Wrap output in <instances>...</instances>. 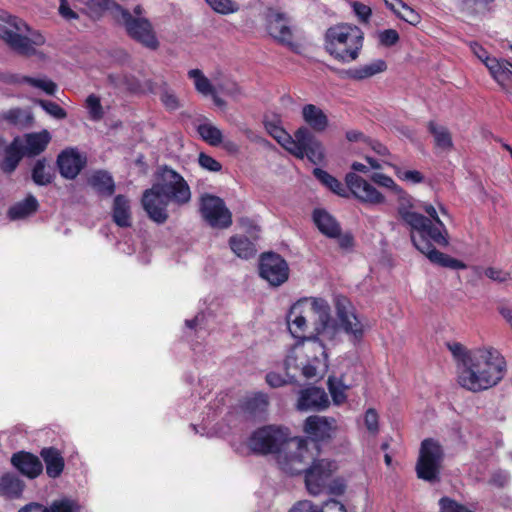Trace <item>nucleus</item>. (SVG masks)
Instances as JSON below:
<instances>
[{
    "mask_svg": "<svg viewBox=\"0 0 512 512\" xmlns=\"http://www.w3.org/2000/svg\"><path fill=\"white\" fill-rule=\"evenodd\" d=\"M506 373V361L493 347L472 350L465 367H460L459 384L473 392L497 385Z\"/></svg>",
    "mask_w": 512,
    "mask_h": 512,
    "instance_id": "obj_1",
    "label": "nucleus"
},
{
    "mask_svg": "<svg viewBox=\"0 0 512 512\" xmlns=\"http://www.w3.org/2000/svg\"><path fill=\"white\" fill-rule=\"evenodd\" d=\"M422 209L428 215L423 228H410V237L415 248L425 254L435 264L451 269H463L464 263L438 251L433 243L441 246L448 244V231L440 220L436 208L431 204H424Z\"/></svg>",
    "mask_w": 512,
    "mask_h": 512,
    "instance_id": "obj_2",
    "label": "nucleus"
},
{
    "mask_svg": "<svg viewBox=\"0 0 512 512\" xmlns=\"http://www.w3.org/2000/svg\"><path fill=\"white\" fill-rule=\"evenodd\" d=\"M327 347L312 336L297 342L285 359L287 374L291 369L300 370L306 378L323 375L328 368Z\"/></svg>",
    "mask_w": 512,
    "mask_h": 512,
    "instance_id": "obj_3",
    "label": "nucleus"
},
{
    "mask_svg": "<svg viewBox=\"0 0 512 512\" xmlns=\"http://www.w3.org/2000/svg\"><path fill=\"white\" fill-rule=\"evenodd\" d=\"M362 46L363 32L357 26L339 24L330 27L326 32V50L341 62L356 60Z\"/></svg>",
    "mask_w": 512,
    "mask_h": 512,
    "instance_id": "obj_4",
    "label": "nucleus"
},
{
    "mask_svg": "<svg viewBox=\"0 0 512 512\" xmlns=\"http://www.w3.org/2000/svg\"><path fill=\"white\" fill-rule=\"evenodd\" d=\"M0 23V38L18 54L29 56L35 53V46H41L45 38L38 32H31L21 19L8 15Z\"/></svg>",
    "mask_w": 512,
    "mask_h": 512,
    "instance_id": "obj_5",
    "label": "nucleus"
},
{
    "mask_svg": "<svg viewBox=\"0 0 512 512\" xmlns=\"http://www.w3.org/2000/svg\"><path fill=\"white\" fill-rule=\"evenodd\" d=\"M308 440L302 438L285 437V442L277 453V463L285 473L295 475L306 470L315 456L314 450L309 446Z\"/></svg>",
    "mask_w": 512,
    "mask_h": 512,
    "instance_id": "obj_6",
    "label": "nucleus"
},
{
    "mask_svg": "<svg viewBox=\"0 0 512 512\" xmlns=\"http://www.w3.org/2000/svg\"><path fill=\"white\" fill-rule=\"evenodd\" d=\"M370 180L398 196V215L409 228L424 227L426 223L425 216L414 210L412 198L390 176L383 173H373Z\"/></svg>",
    "mask_w": 512,
    "mask_h": 512,
    "instance_id": "obj_7",
    "label": "nucleus"
},
{
    "mask_svg": "<svg viewBox=\"0 0 512 512\" xmlns=\"http://www.w3.org/2000/svg\"><path fill=\"white\" fill-rule=\"evenodd\" d=\"M335 470V462L329 459L315 458L314 456L306 470H304L305 483L309 493L318 495L326 489L333 494L343 493L344 486L342 484L334 482V485H329L330 478Z\"/></svg>",
    "mask_w": 512,
    "mask_h": 512,
    "instance_id": "obj_8",
    "label": "nucleus"
},
{
    "mask_svg": "<svg viewBox=\"0 0 512 512\" xmlns=\"http://www.w3.org/2000/svg\"><path fill=\"white\" fill-rule=\"evenodd\" d=\"M155 189H159L172 203L182 206L190 202L191 190L186 180L175 170L163 167L160 169Z\"/></svg>",
    "mask_w": 512,
    "mask_h": 512,
    "instance_id": "obj_9",
    "label": "nucleus"
},
{
    "mask_svg": "<svg viewBox=\"0 0 512 512\" xmlns=\"http://www.w3.org/2000/svg\"><path fill=\"white\" fill-rule=\"evenodd\" d=\"M281 146L294 156L303 159L307 157L312 163L323 159V148L307 127H300L294 134L281 143Z\"/></svg>",
    "mask_w": 512,
    "mask_h": 512,
    "instance_id": "obj_10",
    "label": "nucleus"
},
{
    "mask_svg": "<svg viewBox=\"0 0 512 512\" xmlns=\"http://www.w3.org/2000/svg\"><path fill=\"white\" fill-rule=\"evenodd\" d=\"M443 458L444 452L439 442L433 439L423 440L416 465L417 476L429 482L438 480Z\"/></svg>",
    "mask_w": 512,
    "mask_h": 512,
    "instance_id": "obj_11",
    "label": "nucleus"
},
{
    "mask_svg": "<svg viewBox=\"0 0 512 512\" xmlns=\"http://www.w3.org/2000/svg\"><path fill=\"white\" fill-rule=\"evenodd\" d=\"M120 15L117 23L123 25L127 34L135 41L141 43L147 48L156 49L159 42L150 21L145 17H132L131 12L126 9H118Z\"/></svg>",
    "mask_w": 512,
    "mask_h": 512,
    "instance_id": "obj_12",
    "label": "nucleus"
},
{
    "mask_svg": "<svg viewBox=\"0 0 512 512\" xmlns=\"http://www.w3.org/2000/svg\"><path fill=\"white\" fill-rule=\"evenodd\" d=\"M317 308V315L314 319V335L313 338L327 344L334 345L340 336V327L337 322L332 318L330 313V306L328 302L321 299V302H315Z\"/></svg>",
    "mask_w": 512,
    "mask_h": 512,
    "instance_id": "obj_13",
    "label": "nucleus"
},
{
    "mask_svg": "<svg viewBox=\"0 0 512 512\" xmlns=\"http://www.w3.org/2000/svg\"><path fill=\"white\" fill-rule=\"evenodd\" d=\"M322 298H303L292 305L287 315V323L290 333L295 338H305L307 329V318L317 315L315 302H321Z\"/></svg>",
    "mask_w": 512,
    "mask_h": 512,
    "instance_id": "obj_14",
    "label": "nucleus"
},
{
    "mask_svg": "<svg viewBox=\"0 0 512 512\" xmlns=\"http://www.w3.org/2000/svg\"><path fill=\"white\" fill-rule=\"evenodd\" d=\"M335 309L344 332L350 336L352 341H360L364 335L365 326L356 315L351 302L344 296H337L335 298Z\"/></svg>",
    "mask_w": 512,
    "mask_h": 512,
    "instance_id": "obj_15",
    "label": "nucleus"
},
{
    "mask_svg": "<svg viewBox=\"0 0 512 512\" xmlns=\"http://www.w3.org/2000/svg\"><path fill=\"white\" fill-rule=\"evenodd\" d=\"M287 430L276 427H264L255 431L249 439L252 451L261 454L278 453L281 444L285 442Z\"/></svg>",
    "mask_w": 512,
    "mask_h": 512,
    "instance_id": "obj_16",
    "label": "nucleus"
},
{
    "mask_svg": "<svg viewBox=\"0 0 512 512\" xmlns=\"http://www.w3.org/2000/svg\"><path fill=\"white\" fill-rule=\"evenodd\" d=\"M200 211L203 218L214 228H227L232 223L231 212L224 201L217 196L203 195L200 202Z\"/></svg>",
    "mask_w": 512,
    "mask_h": 512,
    "instance_id": "obj_17",
    "label": "nucleus"
},
{
    "mask_svg": "<svg viewBox=\"0 0 512 512\" xmlns=\"http://www.w3.org/2000/svg\"><path fill=\"white\" fill-rule=\"evenodd\" d=\"M348 194L351 193L361 203L369 205H382L386 202L385 196L373 184L354 172L345 176Z\"/></svg>",
    "mask_w": 512,
    "mask_h": 512,
    "instance_id": "obj_18",
    "label": "nucleus"
},
{
    "mask_svg": "<svg viewBox=\"0 0 512 512\" xmlns=\"http://www.w3.org/2000/svg\"><path fill=\"white\" fill-rule=\"evenodd\" d=\"M260 276L272 286H280L287 281L289 267L287 262L278 254H263L260 261Z\"/></svg>",
    "mask_w": 512,
    "mask_h": 512,
    "instance_id": "obj_19",
    "label": "nucleus"
},
{
    "mask_svg": "<svg viewBox=\"0 0 512 512\" xmlns=\"http://www.w3.org/2000/svg\"><path fill=\"white\" fill-rule=\"evenodd\" d=\"M337 429L336 421L333 418L313 415L306 419L304 431L311 439L308 442L312 450L318 453V445L316 442L331 439Z\"/></svg>",
    "mask_w": 512,
    "mask_h": 512,
    "instance_id": "obj_20",
    "label": "nucleus"
},
{
    "mask_svg": "<svg viewBox=\"0 0 512 512\" xmlns=\"http://www.w3.org/2000/svg\"><path fill=\"white\" fill-rule=\"evenodd\" d=\"M171 202L159 189H155L153 184L147 189L142 197V205L149 218L158 224H163L168 219L167 206Z\"/></svg>",
    "mask_w": 512,
    "mask_h": 512,
    "instance_id": "obj_21",
    "label": "nucleus"
},
{
    "mask_svg": "<svg viewBox=\"0 0 512 512\" xmlns=\"http://www.w3.org/2000/svg\"><path fill=\"white\" fill-rule=\"evenodd\" d=\"M267 29L271 37L278 43L297 51L299 46L294 42L292 29L288 19L281 13L270 12L267 16Z\"/></svg>",
    "mask_w": 512,
    "mask_h": 512,
    "instance_id": "obj_22",
    "label": "nucleus"
},
{
    "mask_svg": "<svg viewBox=\"0 0 512 512\" xmlns=\"http://www.w3.org/2000/svg\"><path fill=\"white\" fill-rule=\"evenodd\" d=\"M329 398L324 389L308 387L299 393L297 408L301 411L324 410L329 406Z\"/></svg>",
    "mask_w": 512,
    "mask_h": 512,
    "instance_id": "obj_23",
    "label": "nucleus"
},
{
    "mask_svg": "<svg viewBox=\"0 0 512 512\" xmlns=\"http://www.w3.org/2000/svg\"><path fill=\"white\" fill-rule=\"evenodd\" d=\"M57 163L61 175L67 179H74L84 166L80 154L73 149L63 151L58 156Z\"/></svg>",
    "mask_w": 512,
    "mask_h": 512,
    "instance_id": "obj_24",
    "label": "nucleus"
},
{
    "mask_svg": "<svg viewBox=\"0 0 512 512\" xmlns=\"http://www.w3.org/2000/svg\"><path fill=\"white\" fill-rule=\"evenodd\" d=\"M12 464L29 478L37 477L43 469L42 463L38 457L27 452H18L11 458Z\"/></svg>",
    "mask_w": 512,
    "mask_h": 512,
    "instance_id": "obj_25",
    "label": "nucleus"
},
{
    "mask_svg": "<svg viewBox=\"0 0 512 512\" xmlns=\"http://www.w3.org/2000/svg\"><path fill=\"white\" fill-rule=\"evenodd\" d=\"M486 67L492 78L503 88H506L512 80V63L505 59L488 60Z\"/></svg>",
    "mask_w": 512,
    "mask_h": 512,
    "instance_id": "obj_26",
    "label": "nucleus"
},
{
    "mask_svg": "<svg viewBox=\"0 0 512 512\" xmlns=\"http://www.w3.org/2000/svg\"><path fill=\"white\" fill-rule=\"evenodd\" d=\"M313 221L319 231L329 238L339 236L340 224L337 220L324 209H315L313 211Z\"/></svg>",
    "mask_w": 512,
    "mask_h": 512,
    "instance_id": "obj_27",
    "label": "nucleus"
},
{
    "mask_svg": "<svg viewBox=\"0 0 512 512\" xmlns=\"http://www.w3.org/2000/svg\"><path fill=\"white\" fill-rule=\"evenodd\" d=\"M302 117L305 123L315 132H322L328 127L326 114L314 104L303 106Z\"/></svg>",
    "mask_w": 512,
    "mask_h": 512,
    "instance_id": "obj_28",
    "label": "nucleus"
},
{
    "mask_svg": "<svg viewBox=\"0 0 512 512\" xmlns=\"http://www.w3.org/2000/svg\"><path fill=\"white\" fill-rule=\"evenodd\" d=\"M41 457L46 465V473L51 478H57L60 476L64 469V459L61 453L53 448H43L41 451Z\"/></svg>",
    "mask_w": 512,
    "mask_h": 512,
    "instance_id": "obj_29",
    "label": "nucleus"
},
{
    "mask_svg": "<svg viewBox=\"0 0 512 512\" xmlns=\"http://www.w3.org/2000/svg\"><path fill=\"white\" fill-rule=\"evenodd\" d=\"M387 69V65L384 60L378 59L371 63L349 69L346 73L347 76L354 80H363L372 77L376 74L382 73Z\"/></svg>",
    "mask_w": 512,
    "mask_h": 512,
    "instance_id": "obj_30",
    "label": "nucleus"
},
{
    "mask_svg": "<svg viewBox=\"0 0 512 512\" xmlns=\"http://www.w3.org/2000/svg\"><path fill=\"white\" fill-rule=\"evenodd\" d=\"M495 0H459L460 10L470 16H484L494 9Z\"/></svg>",
    "mask_w": 512,
    "mask_h": 512,
    "instance_id": "obj_31",
    "label": "nucleus"
},
{
    "mask_svg": "<svg viewBox=\"0 0 512 512\" xmlns=\"http://www.w3.org/2000/svg\"><path fill=\"white\" fill-rule=\"evenodd\" d=\"M113 220L120 227L131 226L129 201L122 195H117L113 204Z\"/></svg>",
    "mask_w": 512,
    "mask_h": 512,
    "instance_id": "obj_32",
    "label": "nucleus"
},
{
    "mask_svg": "<svg viewBox=\"0 0 512 512\" xmlns=\"http://www.w3.org/2000/svg\"><path fill=\"white\" fill-rule=\"evenodd\" d=\"M88 183L99 194L110 196L114 193L115 184L113 178L107 172H95L88 179Z\"/></svg>",
    "mask_w": 512,
    "mask_h": 512,
    "instance_id": "obj_33",
    "label": "nucleus"
},
{
    "mask_svg": "<svg viewBox=\"0 0 512 512\" xmlns=\"http://www.w3.org/2000/svg\"><path fill=\"white\" fill-rule=\"evenodd\" d=\"M38 208L37 199L29 195L23 201L16 203L13 205L9 211L8 215L11 220H19L28 217L33 214Z\"/></svg>",
    "mask_w": 512,
    "mask_h": 512,
    "instance_id": "obj_34",
    "label": "nucleus"
},
{
    "mask_svg": "<svg viewBox=\"0 0 512 512\" xmlns=\"http://www.w3.org/2000/svg\"><path fill=\"white\" fill-rule=\"evenodd\" d=\"M289 512H346L342 503L337 500L330 499L326 501L319 511L314 505L308 501H299Z\"/></svg>",
    "mask_w": 512,
    "mask_h": 512,
    "instance_id": "obj_35",
    "label": "nucleus"
},
{
    "mask_svg": "<svg viewBox=\"0 0 512 512\" xmlns=\"http://www.w3.org/2000/svg\"><path fill=\"white\" fill-rule=\"evenodd\" d=\"M268 407V397L264 393H256L247 398L244 404L245 412L253 418H261Z\"/></svg>",
    "mask_w": 512,
    "mask_h": 512,
    "instance_id": "obj_36",
    "label": "nucleus"
},
{
    "mask_svg": "<svg viewBox=\"0 0 512 512\" xmlns=\"http://www.w3.org/2000/svg\"><path fill=\"white\" fill-rule=\"evenodd\" d=\"M314 176L328 189L341 197H348V188L343 185L338 179L330 175L328 172L315 168L313 170Z\"/></svg>",
    "mask_w": 512,
    "mask_h": 512,
    "instance_id": "obj_37",
    "label": "nucleus"
},
{
    "mask_svg": "<svg viewBox=\"0 0 512 512\" xmlns=\"http://www.w3.org/2000/svg\"><path fill=\"white\" fill-rule=\"evenodd\" d=\"M229 244L232 251L240 258L249 259L256 253L254 244L246 236H233Z\"/></svg>",
    "mask_w": 512,
    "mask_h": 512,
    "instance_id": "obj_38",
    "label": "nucleus"
},
{
    "mask_svg": "<svg viewBox=\"0 0 512 512\" xmlns=\"http://www.w3.org/2000/svg\"><path fill=\"white\" fill-rule=\"evenodd\" d=\"M24 485L15 475L6 474L0 478V495L18 497L22 493Z\"/></svg>",
    "mask_w": 512,
    "mask_h": 512,
    "instance_id": "obj_39",
    "label": "nucleus"
},
{
    "mask_svg": "<svg viewBox=\"0 0 512 512\" xmlns=\"http://www.w3.org/2000/svg\"><path fill=\"white\" fill-rule=\"evenodd\" d=\"M50 141V135L47 131L41 133L28 134L26 136L25 149L29 155H38L45 150Z\"/></svg>",
    "mask_w": 512,
    "mask_h": 512,
    "instance_id": "obj_40",
    "label": "nucleus"
},
{
    "mask_svg": "<svg viewBox=\"0 0 512 512\" xmlns=\"http://www.w3.org/2000/svg\"><path fill=\"white\" fill-rule=\"evenodd\" d=\"M428 128L430 133L434 136L437 148L448 151L453 147L451 134L446 127L430 122Z\"/></svg>",
    "mask_w": 512,
    "mask_h": 512,
    "instance_id": "obj_41",
    "label": "nucleus"
},
{
    "mask_svg": "<svg viewBox=\"0 0 512 512\" xmlns=\"http://www.w3.org/2000/svg\"><path fill=\"white\" fill-rule=\"evenodd\" d=\"M188 77L193 80L195 89L198 93L204 96L213 94L215 90L214 86L200 69L189 70Z\"/></svg>",
    "mask_w": 512,
    "mask_h": 512,
    "instance_id": "obj_42",
    "label": "nucleus"
},
{
    "mask_svg": "<svg viewBox=\"0 0 512 512\" xmlns=\"http://www.w3.org/2000/svg\"><path fill=\"white\" fill-rule=\"evenodd\" d=\"M197 130L201 138L211 146H218L223 141L221 130L211 123L200 124Z\"/></svg>",
    "mask_w": 512,
    "mask_h": 512,
    "instance_id": "obj_43",
    "label": "nucleus"
},
{
    "mask_svg": "<svg viewBox=\"0 0 512 512\" xmlns=\"http://www.w3.org/2000/svg\"><path fill=\"white\" fill-rule=\"evenodd\" d=\"M348 387L343 383L341 379L335 377H329L328 389L331 394L334 404L341 405L346 401L345 391Z\"/></svg>",
    "mask_w": 512,
    "mask_h": 512,
    "instance_id": "obj_44",
    "label": "nucleus"
},
{
    "mask_svg": "<svg viewBox=\"0 0 512 512\" xmlns=\"http://www.w3.org/2000/svg\"><path fill=\"white\" fill-rule=\"evenodd\" d=\"M89 6L92 9H95L97 12H109L113 19L117 22L120 18L118 15V9H124L119 4L115 3L113 0H88Z\"/></svg>",
    "mask_w": 512,
    "mask_h": 512,
    "instance_id": "obj_45",
    "label": "nucleus"
},
{
    "mask_svg": "<svg viewBox=\"0 0 512 512\" xmlns=\"http://www.w3.org/2000/svg\"><path fill=\"white\" fill-rule=\"evenodd\" d=\"M22 82L27 83L28 85H30L34 88L40 89L48 95H54L56 88H57L56 84L52 80H50L46 77L33 78V77L25 76L22 78Z\"/></svg>",
    "mask_w": 512,
    "mask_h": 512,
    "instance_id": "obj_46",
    "label": "nucleus"
},
{
    "mask_svg": "<svg viewBox=\"0 0 512 512\" xmlns=\"http://www.w3.org/2000/svg\"><path fill=\"white\" fill-rule=\"evenodd\" d=\"M32 179L38 185H47L52 181V174L44 161L38 160L32 171Z\"/></svg>",
    "mask_w": 512,
    "mask_h": 512,
    "instance_id": "obj_47",
    "label": "nucleus"
},
{
    "mask_svg": "<svg viewBox=\"0 0 512 512\" xmlns=\"http://www.w3.org/2000/svg\"><path fill=\"white\" fill-rule=\"evenodd\" d=\"M85 104L91 120L99 121L103 118L104 111L98 96L94 94L89 95L86 98Z\"/></svg>",
    "mask_w": 512,
    "mask_h": 512,
    "instance_id": "obj_48",
    "label": "nucleus"
},
{
    "mask_svg": "<svg viewBox=\"0 0 512 512\" xmlns=\"http://www.w3.org/2000/svg\"><path fill=\"white\" fill-rule=\"evenodd\" d=\"M206 3L217 13L231 14L238 11L239 6L234 0H205Z\"/></svg>",
    "mask_w": 512,
    "mask_h": 512,
    "instance_id": "obj_49",
    "label": "nucleus"
},
{
    "mask_svg": "<svg viewBox=\"0 0 512 512\" xmlns=\"http://www.w3.org/2000/svg\"><path fill=\"white\" fill-rule=\"evenodd\" d=\"M448 349L458 362V373L460 374V367H465L466 360L471 355L472 350L468 351L461 343L458 342L448 344Z\"/></svg>",
    "mask_w": 512,
    "mask_h": 512,
    "instance_id": "obj_50",
    "label": "nucleus"
},
{
    "mask_svg": "<svg viewBox=\"0 0 512 512\" xmlns=\"http://www.w3.org/2000/svg\"><path fill=\"white\" fill-rule=\"evenodd\" d=\"M50 512H80L79 505L71 499L63 498L55 500L49 506Z\"/></svg>",
    "mask_w": 512,
    "mask_h": 512,
    "instance_id": "obj_51",
    "label": "nucleus"
},
{
    "mask_svg": "<svg viewBox=\"0 0 512 512\" xmlns=\"http://www.w3.org/2000/svg\"><path fill=\"white\" fill-rule=\"evenodd\" d=\"M392 167L396 176L403 181L410 182L412 184H418L424 180L422 173L417 170H403L397 165H392Z\"/></svg>",
    "mask_w": 512,
    "mask_h": 512,
    "instance_id": "obj_52",
    "label": "nucleus"
},
{
    "mask_svg": "<svg viewBox=\"0 0 512 512\" xmlns=\"http://www.w3.org/2000/svg\"><path fill=\"white\" fill-rule=\"evenodd\" d=\"M396 15L413 26H416L421 21L420 14L413 8L409 7L407 4L402 5Z\"/></svg>",
    "mask_w": 512,
    "mask_h": 512,
    "instance_id": "obj_53",
    "label": "nucleus"
},
{
    "mask_svg": "<svg viewBox=\"0 0 512 512\" xmlns=\"http://www.w3.org/2000/svg\"><path fill=\"white\" fill-rule=\"evenodd\" d=\"M160 100L166 107V109L170 111L177 110L180 107V103L177 96L166 85L160 94Z\"/></svg>",
    "mask_w": 512,
    "mask_h": 512,
    "instance_id": "obj_54",
    "label": "nucleus"
},
{
    "mask_svg": "<svg viewBox=\"0 0 512 512\" xmlns=\"http://www.w3.org/2000/svg\"><path fill=\"white\" fill-rule=\"evenodd\" d=\"M484 274L486 277L497 283H507L511 280V274L508 271L495 267L485 269Z\"/></svg>",
    "mask_w": 512,
    "mask_h": 512,
    "instance_id": "obj_55",
    "label": "nucleus"
},
{
    "mask_svg": "<svg viewBox=\"0 0 512 512\" xmlns=\"http://www.w3.org/2000/svg\"><path fill=\"white\" fill-rule=\"evenodd\" d=\"M39 104L49 115L56 119H64L67 115L66 111L55 102L40 100Z\"/></svg>",
    "mask_w": 512,
    "mask_h": 512,
    "instance_id": "obj_56",
    "label": "nucleus"
},
{
    "mask_svg": "<svg viewBox=\"0 0 512 512\" xmlns=\"http://www.w3.org/2000/svg\"><path fill=\"white\" fill-rule=\"evenodd\" d=\"M20 155L19 153L10 147L7 149V154L4 159L3 168L7 172H12L17 167L19 161H20Z\"/></svg>",
    "mask_w": 512,
    "mask_h": 512,
    "instance_id": "obj_57",
    "label": "nucleus"
},
{
    "mask_svg": "<svg viewBox=\"0 0 512 512\" xmlns=\"http://www.w3.org/2000/svg\"><path fill=\"white\" fill-rule=\"evenodd\" d=\"M198 161L200 166L208 171L218 172L221 170L222 167L217 160L204 153H201L199 155Z\"/></svg>",
    "mask_w": 512,
    "mask_h": 512,
    "instance_id": "obj_58",
    "label": "nucleus"
},
{
    "mask_svg": "<svg viewBox=\"0 0 512 512\" xmlns=\"http://www.w3.org/2000/svg\"><path fill=\"white\" fill-rule=\"evenodd\" d=\"M399 40V34L394 29H386L379 33V41L382 45L390 47L395 45Z\"/></svg>",
    "mask_w": 512,
    "mask_h": 512,
    "instance_id": "obj_59",
    "label": "nucleus"
},
{
    "mask_svg": "<svg viewBox=\"0 0 512 512\" xmlns=\"http://www.w3.org/2000/svg\"><path fill=\"white\" fill-rule=\"evenodd\" d=\"M364 422L367 430L373 434L378 432V414L374 409H368L365 413Z\"/></svg>",
    "mask_w": 512,
    "mask_h": 512,
    "instance_id": "obj_60",
    "label": "nucleus"
},
{
    "mask_svg": "<svg viewBox=\"0 0 512 512\" xmlns=\"http://www.w3.org/2000/svg\"><path fill=\"white\" fill-rule=\"evenodd\" d=\"M470 49L473 52V54L481 60L485 65L488 62V60L493 59V57H490L487 53V51L479 45L477 42H471L470 43Z\"/></svg>",
    "mask_w": 512,
    "mask_h": 512,
    "instance_id": "obj_61",
    "label": "nucleus"
},
{
    "mask_svg": "<svg viewBox=\"0 0 512 512\" xmlns=\"http://www.w3.org/2000/svg\"><path fill=\"white\" fill-rule=\"evenodd\" d=\"M354 12L358 16V18L363 21L367 22L369 16L371 15V9L365 4L355 2L353 5Z\"/></svg>",
    "mask_w": 512,
    "mask_h": 512,
    "instance_id": "obj_62",
    "label": "nucleus"
},
{
    "mask_svg": "<svg viewBox=\"0 0 512 512\" xmlns=\"http://www.w3.org/2000/svg\"><path fill=\"white\" fill-rule=\"evenodd\" d=\"M218 88L220 91L230 96H237L241 93L239 86L231 81H226L222 84H219Z\"/></svg>",
    "mask_w": 512,
    "mask_h": 512,
    "instance_id": "obj_63",
    "label": "nucleus"
},
{
    "mask_svg": "<svg viewBox=\"0 0 512 512\" xmlns=\"http://www.w3.org/2000/svg\"><path fill=\"white\" fill-rule=\"evenodd\" d=\"M18 512H50L49 507H45L39 503H29L22 507Z\"/></svg>",
    "mask_w": 512,
    "mask_h": 512,
    "instance_id": "obj_64",
    "label": "nucleus"
}]
</instances>
